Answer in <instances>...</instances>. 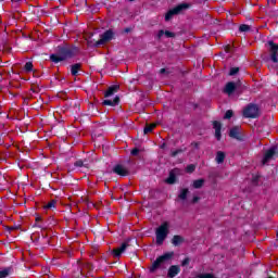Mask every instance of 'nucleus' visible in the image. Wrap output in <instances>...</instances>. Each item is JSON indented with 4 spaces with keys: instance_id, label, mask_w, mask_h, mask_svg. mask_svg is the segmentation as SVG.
Here are the masks:
<instances>
[{
    "instance_id": "obj_1",
    "label": "nucleus",
    "mask_w": 278,
    "mask_h": 278,
    "mask_svg": "<svg viewBox=\"0 0 278 278\" xmlns=\"http://www.w3.org/2000/svg\"><path fill=\"white\" fill-rule=\"evenodd\" d=\"M77 53V47L68 48L64 46L58 47V53L51 54L50 60L54 64H60V62H64V60H68V58H73Z\"/></svg>"
},
{
    "instance_id": "obj_2",
    "label": "nucleus",
    "mask_w": 278,
    "mask_h": 278,
    "mask_svg": "<svg viewBox=\"0 0 278 278\" xmlns=\"http://www.w3.org/2000/svg\"><path fill=\"white\" fill-rule=\"evenodd\" d=\"M169 225L168 222L162 223L155 230V244L156 247H162L166 238H168Z\"/></svg>"
},
{
    "instance_id": "obj_3",
    "label": "nucleus",
    "mask_w": 278,
    "mask_h": 278,
    "mask_svg": "<svg viewBox=\"0 0 278 278\" xmlns=\"http://www.w3.org/2000/svg\"><path fill=\"white\" fill-rule=\"evenodd\" d=\"M175 257V252H166L163 255L156 257V260L152 263V266L150 267V273H155L157 268H162V265L166 264V262H170Z\"/></svg>"
},
{
    "instance_id": "obj_4",
    "label": "nucleus",
    "mask_w": 278,
    "mask_h": 278,
    "mask_svg": "<svg viewBox=\"0 0 278 278\" xmlns=\"http://www.w3.org/2000/svg\"><path fill=\"white\" fill-rule=\"evenodd\" d=\"M258 116H260V106H257V104L250 103L243 109L244 118H258Z\"/></svg>"
},
{
    "instance_id": "obj_5",
    "label": "nucleus",
    "mask_w": 278,
    "mask_h": 278,
    "mask_svg": "<svg viewBox=\"0 0 278 278\" xmlns=\"http://www.w3.org/2000/svg\"><path fill=\"white\" fill-rule=\"evenodd\" d=\"M224 92L229 96L233 94V92H237V94H242V83L240 80L237 83H227L224 88Z\"/></svg>"
},
{
    "instance_id": "obj_6",
    "label": "nucleus",
    "mask_w": 278,
    "mask_h": 278,
    "mask_svg": "<svg viewBox=\"0 0 278 278\" xmlns=\"http://www.w3.org/2000/svg\"><path fill=\"white\" fill-rule=\"evenodd\" d=\"M269 49V58L274 64H278V45L275 41L270 40L267 42Z\"/></svg>"
},
{
    "instance_id": "obj_7",
    "label": "nucleus",
    "mask_w": 278,
    "mask_h": 278,
    "mask_svg": "<svg viewBox=\"0 0 278 278\" xmlns=\"http://www.w3.org/2000/svg\"><path fill=\"white\" fill-rule=\"evenodd\" d=\"M114 38V31L109 29L100 35V39L94 43V47H101V45H105V42H110Z\"/></svg>"
},
{
    "instance_id": "obj_8",
    "label": "nucleus",
    "mask_w": 278,
    "mask_h": 278,
    "mask_svg": "<svg viewBox=\"0 0 278 278\" xmlns=\"http://www.w3.org/2000/svg\"><path fill=\"white\" fill-rule=\"evenodd\" d=\"M73 277L75 278L84 277V262L77 261L73 265Z\"/></svg>"
},
{
    "instance_id": "obj_9",
    "label": "nucleus",
    "mask_w": 278,
    "mask_h": 278,
    "mask_svg": "<svg viewBox=\"0 0 278 278\" xmlns=\"http://www.w3.org/2000/svg\"><path fill=\"white\" fill-rule=\"evenodd\" d=\"M112 173L118 175L119 177H127L129 175V169H127V167L123 166L122 164H116L113 167Z\"/></svg>"
},
{
    "instance_id": "obj_10",
    "label": "nucleus",
    "mask_w": 278,
    "mask_h": 278,
    "mask_svg": "<svg viewBox=\"0 0 278 278\" xmlns=\"http://www.w3.org/2000/svg\"><path fill=\"white\" fill-rule=\"evenodd\" d=\"M276 154H277V149L275 148L268 149L264 154L262 164H268V162H270V160H273V157H275Z\"/></svg>"
},
{
    "instance_id": "obj_11",
    "label": "nucleus",
    "mask_w": 278,
    "mask_h": 278,
    "mask_svg": "<svg viewBox=\"0 0 278 278\" xmlns=\"http://www.w3.org/2000/svg\"><path fill=\"white\" fill-rule=\"evenodd\" d=\"M127 247H129V244L127 242H124L119 248L113 249L111 254L113 255V257L118 258L123 255L124 251H127Z\"/></svg>"
},
{
    "instance_id": "obj_12",
    "label": "nucleus",
    "mask_w": 278,
    "mask_h": 278,
    "mask_svg": "<svg viewBox=\"0 0 278 278\" xmlns=\"http://www.w3.org/2000/svg\"><path fill=\"white\" fill-rule=\"evenodd\" d=\"M213 128L215 129V138L216 140L220 141L223 138L222 129H223V124L218 121L213 122Z\"/></svg>"
},
{
    "instance_id": "obj_13",
    "label": "nucleus",
    "mask_w": 278,
    "mask_h": 278,
    "mask_svg": "<svg viewBox=\"0 0 278 278\" xmlns=\"http://www.w3.org/2000/svg\"><path fill=\"white\" fill-rule=\"evenodd\" d=\"M181 273V267L179 265H172L167 270V278H175Z\"/></svg>"
},
{
    "instance_id": "obj_14",
    "label": "nucleus",
    "mask_w": 278,
    "mask_h": 278,
    "mask_svg": "<svg viewBox=\"0 0 278 278\" xmlns=\"http://www.w3.org/2000/svg\"><path fill=\"white\" fill-rule=\"evenodd\" d=\"M165 36V38H175L176 34L170 30H164L161 29L155 36V40H162V38Z\"/></svg>"
},
{
    "instance_id": "obj_15",
    "label": "nucleus",
    "mask_w": 278,
    "mask_h": 278,
    "mask_svg": "<svg viewBox=\"0 0 278 278\" xmlns=\"http://www.w3.org/2000/svg\"><path fill=\"white\" fill-rule=\"evenodd\" d=\"M189 8H190V3L182 2V3L174 7L173 10H174V13L177 15V14H181L182 12H185V10H189Z\"/></svg>"
},
{
    "instance_id": "obj_16",
    "label": "nucleus",
    "mask_w": 278,
    "mask_h": 278,
    "mask_svg": "<svg viewBox=\"0 0 278 278\" xmlns=\"http://www.w3.org/2000/svg\"><path fill=\"white\" fill-rule=\"evenodd\" d=\"M121 86L118 85H112L108 88V90L104 93L105 99H110V97H113V94H116L118 92Z\"/></svg>"
},
{
    "instance_id": "obj_17",
    "label": "nucleus",
    "mask_w": 278,
    "mask_h": 278,
    "mask_svg": "<svg viewBox=\"0 0 278 278\" xmlns=\"http://www.w3.org/2000/svg\"><path fill=\"white\" fill-rule=\"evenodd\" d=\"M119 103H121V98L118 96H116L113 100L106 99V100H103V102H102L103 105H109L111 108H114V106L118 105Z\"/></svg>"
},
{
    "instance_id": "obj_18",
    "label": "nucleus",
    "mask_w": 278,
    "mask_h": 278,
    "mask_svg": "<svg viewBox=\"0 0 278 278\" xmlns=\"http://www.w3.org/2000/svg\"><path fill=\"white\" fill-rule=\"evenodd\" d=\"M186 242V239L182 236L179 235H175L172 238V244L173 247H181V244H184Z\"/></svg>"
},
{
    "instance_id": "obj_19",
    "label": "nucleus",
    "mask_w": 278,
    "mask_h": 278,
    "mask_svg": "<svg viewBox=\"0 0 278 278\" xmlns=\"http://www.w3.org/2000/svg\"><path fill=\"white\" fill-rule=\"evenodd\" d=\"M229 137L240 140V128L238 126L232 127L229 131Z\"/></svg>"
},
{
    "instance_id": "obj_20",
    "label": "nucleus",
    "mask_w": 278,
    "mask_h": 278,
    "mask_svg": "<svg viewBox=\"0 0 278 278\" xmlns=\"http://www.w3.org/2000/svg\"><path fill=\"white\" fill-rule=\"evenodd\" d=\"M80 68H81V63H75L71 66V73L73 77H77L79 75Z\"/></svg>"
},
{
    "instance_id": "obj_21",
    "label": "nucleus",
    "mask_w": 278,
    "mask_h": 278,
    "mask_svg": "<svg viewBox=\"0 0 278 278\" xmlns=\"http://www.w3.org/2000/svg\"><path fill=\"white\" fill-rule=\"evenodd\" d=\"M12 273H14V268L12 266L5 267L0 270V278H7L8 276L12 275Z\"/></svg>"
},
{
    "instance_id": "obj_22",
    "label": "nucleus",
    "mask_w": 278,
    "mask_h": 278,
    "mask_svg": "<svg viewBox=\"0 0 278 278\" xmlns=\"http://www.w3.org/2000/svg\"><path fill=\"white\" fill-rule=\"evenodd\" d=\"M177 181V175L174 174V172H169L168 177L165 179V184H168L169 186H173Z\"/></svg>"
},
{
    "instance_id": "obj_23",
    "label": "nucleus",
    "mask_w": 278,
    "mask_h": 278,
    "mask_svg": "<svg viewBox=\"0 0 278 278\" xmlns=\"http://www.w3.org/2000/svg\"><path fill=\"white\" fill-rule=\"evenodd\" d=\"M192 186L195 190H199V189H201L202 186H205V179L200 178V179L193 180Z\"/></svg>"
},
{
    "instance_id": "obj_24",
    "label": "nucleus",
    "mask_w": 278,
    "mask_h": 278,
    "mask_svg": "<svg viewBox=\"0 0 278 278\" xmlns=\"http://www.w3.org/2000/svg\"><path fill=\"white\" fill-rule=\"evenodd\" d=\"M189 192L190 190L188 188L181 189L180 193L178 194V199H180V201H186V199H188Z\"/></svg>"
},
{
    "instance_id": "obj_25",
    "label": "nucleus",
    "mask_w": 278,
    "mask_h": 278,
    "mask_svg": "<svg viewBox=\"0 0 278 278\" xmlns=\"http://www.w3.org/2000/svg\"><path fill=\"white\" fill-rule=\"evenodd\" d=\"M157 127V124H147L146 127L143 128V134H151L155 128Z\"/></svg>"
},
{
    "instance_id": "obj_26",
    "label": "nucleus",
    "mask_w": 278,
    "mask_h": 278,
    "mask_svg": "<svg viewBox=\"0 0 278 278\" xmlns=\"http://www.w3.org/2000/svg\"><path fill=\"white\" fill-rule=\"evenodd\" d=\"M215 160H216L217 164H223V162H225V152L218 151L216 153Z\"/></svg>"
},
{
    "instance_id": "obj_27",
    "label": "nucleus",
    "mask_w": 278,
    "mask_h": 278,
    "mask_svg": "<svg viewBox=\"0 0 278 278\" xmlns=\"http://www.w3.org/2000/svg\"><path fill=\"white\" fill-rule=\"evenodd\" d=\"M74 166L76 168H88V163H86V161H83V160H77L75 163H74Z\"/></svg>"
},
{
    "instance_id": "obj_28",
    "label": "nucleus",
    "mask_w": 278,
    "mask_h": 278,
    "mask_svg": "<svg viewBox=\"0 0 278 278\" xmlns=\"http://www.w3.org/2000/svg\"><path fill=\"white\" fill-rule=\"evenodd\" d=\"M25 73H33L34 72V63L28 61L24 65Z\"/></svg>"
},
{
    "instance_id": "obj_29",
    "label": "nucleus",
    "mask_w": 278,
    "mask_h": 278,
    "mask_svg": "<svg viewBox=\"0 0 278 278\" xmlns=\"http://www.w3.org/2000/svg\"><path fill=\"white\" fill-rule=\"evenodd\" d=\"M0 147H4V149H10V143H5V135H0Z\"/></svg>"
},
{
    "instance_id": "obj_30",
    "label": "nucleus",
    "mask_w": 278,
    "mask_h": 278,
    "mask_svg": "<svg viewBox=\"0 0 278 278\" xmlns=\"http://www.w3.org/2000/svg\"><path fill=\"white\" fill-rule=\"evenodd\" d=\"M56 203H58V201L51 200L50 202H48V203L45 205V210H55Z\"/></svg>"
},
{
    "instance_id": "obj_31",
    "label": "nucleus",
    "mask_w": 278,
    "mask_h": 278,
    "mask_svg": "<svg viewBox=\"0 0 278 278\" xmlns=\"http://www.w3.org/2000/svg\"><path fill=\"white\" fill-rule=\"evenodd\" d=\"M173 16H176V13H175L174 9H170L165 14V21L168 23V21H170L173 18Z\"/></svg>"
},
{
    "instance_id": "obj_32",
    "label": "nucleus",
    "mask_w": 278,
    "mask_h": 278,
    "mask_svg": "<svg viewBox=\"0 0 278 278\" xmlns=\"http://www.w3.org/2000/svg\"><path fill=\"white\" fill-rule=\"evenodd\" d=\"M197 278H216V275L212 273L198 274Z\"/></svg>"
},
{
    "instance_id": "obj_33",
    "label": "nucleus",
    "mask_w": 278,
    "mask_h": 278,
    "mask_svg": "<svg viewBox=\"0 0 278 278\" xmlns=\"http://www.w3.org/2000/svg\"><path fill=\"white\" fill-rule=\"evenodd\" d=\"M83 269L88 270V273H92V270H94V267L90 263H83Z\"/></svg>"
},
{
    "instance_id": "obj_34",
    "label": "nucleus",
    "mask_w": 278,
    "mask_h": 278,
    "mask_svg": "<svg viewBox=\"0 0 278 278\" xmlns=\"http://www.w3.org/2000/svg\"><path fill=\"white\" fill-rule=\"evenodd\" d=\"M185 151H186V148H184V149H177V150H175V151H172L170 156H172V157H177L179 154L185 153Z\"/></svg>"
},
{
    "instance_id": "obj_35",
    "label": "nucleus",
    "mask_w": 278,
    "mask_h": 278,
    "mask_svg": "<svg viewBox=\"0 0 278 278\" xmlns=\"http://www.w3.org/2000/svg\"><path fill=\"white\" fill-rule=\"evenodd\" d=\"M239 31L241 33H247V31H251V26L247 25V24H241L239 26Z\"/></svg>"
},
{
    "instance_id": "obj_36",
    "label": "nucleus",
    "mask_w": 278,
    "mask_h": 278,
    "mask_svg": "<svg viewBox=\"0 0 278 278\" xmlns=\"http://www.w3.org/2000/svg\"><path fill=\"white\" fill-rule=\"evenodd\" d=\"M35 222H36V224L34 225V227H39V229H42V225L39 224V223H42V216L37 215L35 217Z\"/></svg>"
},
{
    "instance_id": "obj_37",
    "label": "nucleus",
    "mask_w": 278,
    "mask_h": 278,
    "mask_svg": "<svg viewBox=\"0 0 278 278\" xmlns=\"http://www.w3.org/2000/svg\"><path fill=\"white\" fill-rule=\"evenodd\" d=\"M194 170H197V165H194V164L187 165L186 173L192 174V173H194Z\"/></svg>"
},
{
    "instance_id": "obj_38",
    "label": "nucleus",
    "mask_w": 278,
    "mask_h": 278,
    "mask_svg": "<svg viewBox=\"0 0 278 278\" xmlns=\"http://www.w3.org/2000/svg\"><path fill=\"white\" fill-rule=\"evenodd\" d=\"M240 73V67H231L229 71L230 77H233V75H238Z\"/></svg>"
},
{
    "instance_id": "obj_39",
    "label": "nucleus",
    "mask_w": 278,
    "mask_h": 278,
    "mask_svg": "<svg viewBox=\"0 0 278 278\" xmlns=\"http://www.w3.org/2000/svg\"><path fill=\"white\" fill-rule=\"evenodd\" d=\"M233 116V111L232 110H228L226 111L225 115H224V118L226 121H229V118H231Z\"/></svg>"
},
{
    "instance_id": "obj_40",
    "label": "nucleus",
    "mask_w": 278,
    "mask_h": 278,
    "mask_svg": "<svg viewBox=\"0 0 278 278\" xmlns=\"http://www.w3.org/2000/svg\"><path fill=\"white\" fill-rule=\"evenodd\" d=\"M4 229H7V231L11 232V231H14V229H18V226H4Z\"/></svg>"
},
{
    "instance_id": "obj_41",
    "label": "nucleus",
    "mask_w": 278,
    "mask_h": 278,
    "mask_svg": "<svg viewBox=\"0 0 278 278\" xmlns=\"http://www.w3.org/2000/svg\"><path fill=\"white\" fill-rule=\"evenodd\" d=\"M138 153H140V149L138 148H135L130 151V155H134V156L138 155Z\"/></svg>"
},
{
    "instance_id": "obj_42",
    "label": "nucleus",
    "mask_w": 278,
    "mask_h": 278,
    "mask_svg": "<svg viewBox=\"0 0 278 278\" xmlns=\"http://www.w3.org/2000/svg\"><path fill=\"white\" fill-rule=\"evenodd\" d=\"M190 264V257H186L182 262H181V266H188Z\"/></svg>"
},
{
    "instance_id": "obj_43",
    "label": "nucleus",
    "mask_w": 278,
    "mask_h": 278,
    "mask_svg": "<svg viewBox=\"0 0 278 278\" xmlns=\"http://www.w3.org/2000/svg\"><path fill=\"white\" fill-rule=\"evenodd\" d=\"M260 181V176H254L253 178H252V184L254 185V186H257V182Z\"/></svg>"
},
{
    "instance_id": "obj_44",
    "label": "nucleus",
    "mask_w": 278,
    "mask_h": 278,
    "mask_svg": "<svg viewBox=\"0 0 278 278\" xmlns=\"http://www.w3.org/2000/svg\"><path fill=\"white\" fill-rule=\"evenodd\" d=\"M191 147H194V149H199V147H201V143L200 142H197V141H193L191 143Z\"/></svg>"
},
{
    "instance_id": "obj_45",
    "label": "nucleus",
    "mask_w": 278,
    "mask_h": 278,
    "mask_svg": "<svg viewBox=\"0 0 278 278\" xmlns=\"http://www.w3.org/2000/svg\"><path fill=\"white\" fill-rule=\"evenodd\" d=\"M199 201H201V198H199V197H193V199H192V203H199Z\"/></svg>"
},
{
    "instance_id": "obj_46",
    "label": "nucleus",
    "mask_w": 278,
    "mask_h": 278,
    "mask_svg": "<svg viewBox=\"0 0 278 278\" xmlns=\"http://www.w3.org/2000/svg\"><path fill=\"white\" fill-rule=\"evenodd\" d=\"M42 270H43V275H49V273H51V270L49 268H47V267L43 268Z\"/></svg>"
},
{
    "instance_id": "obj_47",
    "label": "nucleus",
    "mask_w": 278,
    "mask_h": 278,
    "mask_svg": "<svg viewBox=\"0 0 278 278\" xmlns=\"http://www.w3.org/2000/svg\"><path fill=\"white\" fill-rule=\"evenodd\" d=\"M129 31H131V28H129V27H127V28L124 29V33H125V34H129Z\"/></svg>"
},
{
    "instance_id": "obj_48",
    "label": "nucleus",
    "mask_w": 278,
    "mask_h": 278,
    "mask_svg": "<svg viewBox=\"0 0 278 278\" xmlns=\"http://www.w3.org/2000/svg\"><path fill=\"white\" fill-rule=\"evenodd\" d=\"M164 73H166V68H161V70H160V74H161V75H164Z\"/></svg>"
},
{
    "instance_id": "obj_49",
    "label": "nucleus",
    "mask_w": 278,
    "mask_h": 278,
    "mask_svg": "<svg viewBox=\"0 0 278 278\" xmlns=\"http://www.w3.org/2000/svg\"><path fill=\"white\" fill-rule=\"evenodd\" d=\"M160 149H166V143L161 144Z\"/></svg>"
},
{
    "instance_id": "obj_50",
    "label": "nucleus",
    "mask_w": 278,
    "mask_h": 278,
    "mask_svg": "<svg viewBox=\"0 0 278 278\" xmlns=\"http://www.w3.org/2000/svg\"><path fill=\"white\" fill-rule=\"evenodd\" d=\"M0 225H3V220L0 219Z\"/></svg>"
},
{
    "instance_id": "obj_51",
    "label": "nucleus",
    "mask_w": 278,
    "mask_h": 278,
    "mask_svg": "<svg viewBox=\"0 0 278 278\" xmlns=\"http://www.w3.org/2000/svg\"><path fill=\"white\" fill-rule=\"evenodd\" d=\"M130 2H134V1H136V0H129Z\"/></svg>"
},
{
    "instance_id": "obj_52",
    "label": "nucleus",
    "mask_w": 278,
    "mask_h": 278,
    "mask_svg": "<svg viewBox=\"0 0 278 278\" xmlns=\"http://www.w3.org/2000/svg\"><path fill=\"white\" fill-rule=\"evenodd\" d=\"M33 90V92H36V90L35 89H31Z\"/></svg>"
}]
</instances>
